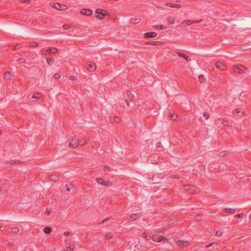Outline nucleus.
<instances>
[{
  "label": "nucleus",
  "mask_w": 251,
  "mask_h": 251,
  "mask_svg": "<svg viewBox=\"0 0 251 251\" xmlns=\"http://www.w3.org/2000/svg\"><path fill=\"white\" fill-rule=\"evenodd\" d=\"M106 11L104 10L98 9L96 10L95 14L96 17L100 19H103L106 15Z\"/></svg>",
  "instance_id": "nucleus-1"
},
{
  "label": "nucleus",
  "mask_w": 251,
  "mask_h": 251,
  "mask_svg": "<svg viewBox=\"0 0 251 251\" xmlns=\"http://www.w3.org/2000/svg\"><path fill=\"white\" fill-rule=\"evenodd\" d=\"M96 181L99 184L103 186H110L112 185L111 182L105 181L101 178H97L96 179Z\"/></svg>",
  "instance_id": "nucleus-2"
},
{
  "label": "nucleus",
  "mask_w": 251,
  "mask_h": 251,
  "mask_svg": "<svg viewBox=\"0 0 251 251\" xmlns=\"http://www.w3.org/2000/svg\"><path fill=\"white\" fill-rule=\"evenodd\" d=\"M176 243L180 247H184L187 246L189 244V242L188 241H183L182 240H177L176 241Z\"/></svg>",
  "instance_id": "nucleus-3"
},
{
  "label": "nucleus",
  "mask_w": 251,
  "mask_h": 251,
  "mask_svg": "<svg viewBox=\"0 0 251 251\" xmlns=\"http://www.w3.org/2000/svg\"><path fill=\"white\" fill-rule=\"evenodd\" d=\"M152 239L154 242H160L161 241H166L167 239L163 236H152Z\"/></svg>",
  "instance_id": "nucleus-4"
},
{
  "label": "nucleus",
  "mask_w": 251,
  "mask_h": 251,
  "mask_svg": "<svg viewBox=\"0 0 251 251\" xmlns=\"http://www.w3.org/2000/svg\"><path fill=\"white\" fill-rule=\"evenodd\" d=\"M52 6L54 8L59 10H63L66 9L67 8V6L66 5L61 4L59 3L53 4Z\"/></svg>",
  "instance_id": "nucleus-5"
},
{
  "label": "nucleus",
  "mask_w": 251,
  "mask_h": 251,
  "mask_svg": "<svg viewBox=\"0 0 251 251\" xmlns=\"http://www.w3.org/2000/svg\"><path fill=\"white\" fill-rule=\"evenodd\" d=\"M185 190L191 194L194 193L196 191V187L193 186H191L190 185L185 186Z\"/></svg>",
  "instance_id": "nucleus-6"
},
{
  "label": "nucleus",
  "mask_w": 251,
  "mask_h": 251,
  "mask_svg": "<svg viewBox=\"0 0 251 251\" xmlns=\"http://www.w3.org/2000/svg\"><path fill=\"white\" fill-rule=\"evenodd\" d=\"M245 68L242 65H238L234 67V70L235 72L241 73L245 72Z\"/></svg>",
  "instance_id": "nucleus-7"
},
{
  "label": "nucleus",
  "mask_w": 251,
  "mask_h": 251,
  "mask_svg": "<svg viewBox=\"0 0 251 251\" xmlns=\"http://www.w3.org/2000/svg\"><path fill=\"white\" fill-rule=\"evenodd\" d=\"M202 21V20H194V21L187 20V21H184L183 23V24L185 25H184V26H187V25H189L190 24H193V23H201Z\"/></svg>",
  "instance_id": "nucleus-8"
},
{
  "label": "nucleus",
  "mask_w": 251,
  "mask_h": 251,
  "mask_svg": "<svg viewBox=\"0 0 251 251\" xmlns=\"http://www.w3.org/2000/svg\"><path fill=\"white\" fill-rule=\"evenodd\" d=\"M81 14L86 15V16H90L92 14L93 12L92 10L89 9H83L80 11Z\"/></svg>",
  "instance_id": "nucleus-9"
},
{
  "label": "nucleus",
  "mask_w": 251,
  "mask_h": 251,
  "mask_svg": "<svg viewBox=\"0 0 251 251\" xmlns=\"http://www.w3.org/2000/svg\"><path fill=\"white\" fill-rule=\"evenodd\" d=\"M97 67L95 63L93 62H90L88 65L87 68V69L90 71H94L96 69Z\"/></svg>",
  "instance_id": "nucleus-10"
},
{
  "label": "nucleus",
  "mask_w": 251,
  "mask_h": 251,
  "mask_svg": "<svg viewBox=\"0 0 251 251\" xmlns=\"http://www.w3.org/2000/svg\"><path fill=\"white\" fill-rule=\"evenodd\" d=\"M41 96V93H35L33 95L32 98L30 99V101L31 102H34L35 101V100L38 99Z\"/></svg>",
  "instance_id": "nucleus-11"
},
{
  "label": "nucleus",
  "mask_w": 251,
  "mask_h": 251,
  "mask_svg": "<svg viewBox=\"0 0 251 251\" xmlns=\"http://www.w3.org/2000/svg\"><path fill=\"white\" fill-rule=\"evenodd\" d=\"M77 140L78 139H72L69 143V146L73 148L77 146L78 145Z\"/></svg>",
  "instance_id": "nucleus-12"
},
{
  "label": "nucleus",
  "mask_w": 251,
  "mask_h": 251,
  "mask_svg": "<svg viewBox=\"0 0 251 251\" xmlns=\"http://www.w3.org/2000/svg\"><path fill=\"white\" fill-rule=\"evenodd\" d=\"M157 34L155 32H149L145 33L144 36L145 38H153L155 37Z\"/></svg>",
  "instance_id": "nucleus-13"
},
{
  "label": "nucleus",
  "mask_w": 251,
  "mask_h": 251,
  "mask_svg": "<svg viewBox=\"0 0 251 251\" xmlns=\"http://www.w3.org/2000/svg\"><path fill=\"white\" fill-rule=\"evenodd\" d=\"M177 54L180 57H183V58H184L186 60L188 61H191V58L190 57L187 56L186 55H185V54L183 53H181V52H178L177 53Z\"/></svg>",
  "instance_id": "nucleus-14"
},
{
  "label": "nucleus",
  "mask_w": 251,
  "mask_h": 251,
  "mask_svg": "<svg viewBox=\"0 0 251 251\" xmlns=\"http://www.w3.org/2000/svg\"><path fill=\"white\" fill-rule=\"evenodd\" d=\"M49 179L50 181L55 182L59 180V177L58 176H56L55 175H52L50 176Z\"/></svg>",
  "instance_id": "nucleus-15"
},
{
  "label": "nucleus",
  "mask_w": 251,
  "mask_h": 251,
  "mask_svg": "<svg viewBox=\"0 0 251 251\" xmlns=\"http://www.w3.org/2000/svg\"><path fill=\"white\" fill-rule=\"evenodd\" d=\"M215 66L217 68L221 70H223L225 69V66L221 62H217L215 64Z\"/></svg>",
  "instance_id": "nucleus-16"
},
{
  "label": "nucleus",
  "mask_w": 251,
  "mask_h": 251,
  "mask_svg": "<svg viewBox=\"0 0 251 251\" xmlns=\"http://www.w3.org/2000/svg\"><path fill=\"white\" fill-rule=\"evenodd\" d=\"M166 5L168 6H170V7H174V8H180L181 7V5H179V4H173V3H170V2H168L166 3Z\"/></svg>",
  "instance_id": "nucleus-17"
},
{
  "label": "nucleus",
  "mask_w": 251,
  "mask_h": 251,
  "mask_svg": "<svg viewBox=\"0 0 251 251\" xmlns=\"http://www.w3.org/2000/svg\"><path fill=\"white\" fill-rule=\"evenodd\" d=\"M88 139L86 138L85 140L78 139L77 140L78 145L82 146L85 144V143L87 142Z\"/></svg>",
  "instance_id": "nucleus-18"
},
{
  "label": "nucleus",
  "mask_w": 251,
  "mask_h": 251,
  "mask_svg": "<svg viewBox=\"0 0 251 251\" xmlns=\"http://www.w3.org/2000/svg\"><path fill=\"white\" fill-rule=\"evenodd\" d=\"M140 22H141L140 19H138V18H133V19H131L130 20L131 23H132L133 24H137L138 23H139Z\"/></svg>",
  "instance_id": "nucleus-19"
},
{
  "label": "nucleus",
  "mask_w": 251,
  "mask_h": 251,
  "mask_svg": "<svg viewBox=\"0 0 251 251\" xmlns=\"http://www.w3.org/2000/svg\"><path fill=\"white\" fill-rule=\"evenodd\" d=\"M57 52V50L55 48H52V49H50L49 50H48L47 51V53H55Z\"/></svg>",
  "instance_id": "nucleus-20"
},
{
  "label": "nucleus",
  "mask_w": 251,
  "mask_h": 251,
  "mask_svg": "<svg viewBox=\"0 0 251 251\" xmlns=\"http://www.w3.org/2000/svg\"><path fill=\"white\" fill-rule=\"evenodd\" d=\"M167 21L170 25H173L175 23V20L172 17H168L167 19Z\"/></svg>",
  "instance_id": "nucleus-21"
},
{
  "label": "nucleus",
  "mask_w": 251,
  "mask_h": 251,
  "mask_svg": "<svg viewBox=\"0 0 251 251\" xmlns=\"http://www.w3.org/2000/svg\"><path fill=\"white\" fill-rule=\"evenodd\" d=\"M138 218H139V216H138V213L132 214L130 216V219L132 221H134V220H136Z\"/></svg>",
  "instance_id": "nucleus-22"
},
{
  "label": "nucleus",
  "mask_w": 251,
  "mask_h": 251,
  "mask_svg": "<svg viewBox=\"0 0 251 251\" xmlns=\"http://www.w3.org/2000/svg\"><path fill=\"white\" fill-rule=\"evenodd\" d=\"M224 211L226 212H228L230 213H233L235 212V209L230 208H225Z\"/></svg>",
  "instance_id": "nucleus-23"
},
{
  "label": "nucleus",
  "mask_w": 251,
  "mask_h": 251,
  "mask_svg": "<svg viewBox=\"0 0 251 251\" xmlns=\"http://www.w3.org/2000/svg\"><path fill=\"white\" fill-rule=\"evenodd\" d=\"M51 230H52L51 228L49 226L46 227L44 229V232L47 234H49V233H51Z\"/></svg>",
  "instance_id": "nucleus-24"
},
{
  "label": "nucleus",
  "mask_w": 251,
  "mask_h": 251,
  "mask_svg": "<svg viewBox=\"0 0 251 251\" xmlns=\"http://www.w3.org/2000/svg\"><path fill=\"white\" fill-rule=\"evenodd\" d=\"M4 77L5 79H9L11 78V74L10 73H5L4 74Z\"/></svg>",
  "instance_id": "nucleus-25"
},
{
  "label": "nucleus",
  "mask_w": 251,
  "mask_h": 251,
  "mask_svg": "<svg viewBox=\"0 0 251 251\" xmlns=\"http://www.w3.org/2000/svg\"><path fill=\"white\" fill-rule=\"evenodd\" d=\"M113 235L111 232L107 233L105 237L107 239H111L113 237Z\"/></svg>",
  "instance_id": "nucleus-26"
},
{
  "label": "nucleus",
  "mask_w": 251,
  "mask_h": 251,
  "mask_svg": "<svg viewBox=\"0 0 251 251\" xmlns=\"http://www.w3.org/2000/svg\"><path fill=\"white\" fill-rule=\"evenodd\" d=\"M25 60L24 58H20L17 60V62L19 64L25 63Z\"/></svg>",
  "instance_id": "nucleus-27"
},
{
  "label": "nucleus",
  "mask_w": 251,
  "mask_h": 251,
  "mask_svg": "<svg viewBox=\"0 0 251 251\" xmlns=\"http://www.w3.org/2000/svg\"><path fill=\"white\" fill-rule=\"evenodd\" d=\"M54 61V59L53 58H49L47 59V62L49 65H51V62Z\"/></svg>",
  "instance_id": "nucleus-28"
},
{
  "label": "nucleus",
  "mask_w": 251,
  "mask_h": 251,
  "mask_svg": "<svg viewBox=\"0 0 251 251\" xmlns=\"http://www.w3.org/2000/svg\"><path fill=\"white\" fill-rule=\"evenodd\" d=\"M199 80L201 83H202L204 79V76L203 75H200L199 76Z\"/></svg>",
  "instance_id": "nucleus-29"
},
{
  "label": "nucleus",
  "mask_w": 251,
  "mask_h": 251,
  "mask_svg": "<svg viewBox=\"0 0 251 251\" xmlns=\"http://www.w3.org/2000/svg\"><path fill=\"white\" fill-rule=\"evenodd\" d=\"M19 231V228L18 227H13L12 229V232L13 233H17Z\"/></svg>",
  "instance_id": "nucleus-30"
},
{
  "label": "nucleus",
  "mask_w": 251,
  "mask_h": 251,
  "mask_svg": "<svg viewBox=\"0 0 251 251\" xmlns=\"http://www.w3.org/2000/svg\"><path fill=\"white\" fill-rule=\"evenodd\" d=\"M170 117L173 120H176L177 118V115L175 114L171 115Z\"/></svg>",
  "instance_id": "nucleus-31"
},
{
  "label": "nucleus",
  "mask_w": 251,
  "mask_h": 251,
  "mask_svg": "<svg viewBox=\"0 0 251 251\" xmlns=\"http://www.w3.org/2000/svg\"><path fill=\"white\" fill-rule=\"evenodd\" d=\"M66 187H67V190L68 191H70L72 189H73V187L72 186V185L71 184H69V185L67 184Z\"/></svg>",
  "instance_id": "nucleus-32"
},
{
  "label": "nucleus",
  "mask_w": 251,
  "mask_h": 251,
  "mask_svg": "<svg viewBox=\"0 0 251 251\" xmlns=\"http://www.w3.org/2000/svg\"><path fill=\"white\" fill-rule=\"evenodd\" d=\"M222 231L221 230H218L217 231L216 233V236H221L222 235Z\"/></svg>",
  "instance_id": "nucleus-33"
},
{
  "label": "nucleus",
  "mask_w": 251,
  "mask_h": 251,
  "mask_svg": "<svg viewBox=\"0 0 251 251\" xmlns=\"http://www.w3.org/2000/svg\"><path fill=\"white\" fill-rule=\"evenodd\" d=\"M71 27V25H69L65 24L63 25V28L65 29H70Z\"/></svg>",
  "instance_id": "nucleus-34"
},
{
  "label": "nucleus",
  "mask_w": 251,
  "mask_h": 251,
  "mask_svg": "<svg viewBox=\"0 0 251 251\" xmlns=\"http://www.w3.org/2000/svg\"><path fill=\"white\" fill-rule=\"evenodd\" d=\"M77 78V76H74V75H71V76H70L69 77V80H75Z\"/></svg>",
  "instance_id": "nucleus-35"
},
{
  "label": "nucleus",
  "mask_w": 251,
  "mask_h": 251,
  "mask_svg": "<svg viewBox=\"0 0 251 251\" xmlns=\"http://www.w3.org/2000/svg\"><path fill=\"white\" fill-rule=\"evenodd\" d=\"M128 97L129 98V99L130 100H133L134 97V96L133 94H131V93H130L128 95Z\"/></svg>",
  "instance_id": "nucleus-36"
},
{
  "label": "nucleus",
  "mask_w": 251,
  "mask_h": 251,
  "mask_svg": "<svg viewBox=\"0 0 251 251\" xmlns=\"http://www.w3.org/2000/svg\"><path fill=\"white\" fill-rule=\"evenodd\" d=\"M243 216V213H241V214H237V215H235L234 217L235 218H241Z\"/></svg>",
  "instance_id": "nucleus-37"
},
{
  "label": "nucleus",
  "mask_w": 251,
  "mask_h": 251,
  "mask_svg": "<svg viewBox=\"0 0 251 251\" xmlns=\"http://www.w3.org/2000/svg\"><path fill=\"white\" fill-rule=\"evenodd\" d=\"M156 28L158 29H163L165 28L164 27V26L163 25H156Z\"/></svg>",
  "instance_id": "nucleus-38"
},
{
  "label": "nucleus",
  "mask_w": 251,
  "mask_h": 251,
  "mask_svg": "<svg viewBox=\"0 0 251 251\" xmlns=\"http://www.w3.org/2000/svg\"><path fill=\"white\" fill-rule=\"evenodd\" d=\"M54 77L55 79H58L60 77V75L58 73H56L54 75Z\"/></svg>",
  "instance_id": "nucleus-39"
},
{
  "label": "nucleus",
  "mask_w": 251,
  "mask_h": 251,
  "mask_svg": "<svg viewBox=\"0 0 251 251\" xmlns=\"http://www.w3.org/2000/svg\"><path fill=\"white\" fill-rule=\"evenodd\" d=\"M110 218H111V217H109V218H107L104 219L103 220V221L101 223H100V224H102L104 223L106 221L109 220Z\"/></svg>",
  "instance_id": "nucleus-40"
},
{
  "label": "nucleus",
  "mask_w": 251,
  "mask_h": 251,
  "mask_svg": "<svg viewBox=\"0 0 251 251\" xmlns=\"http://www.w3.org/2000/svg\"><path fill=\"white\" fill-rule=\"evenodd\" d=\"M38 44L37 43H32L30 44V46L32 47H35L37 46Z\"/></svg>",
  "instance_id": "nucleus-41"
},
{
  "label": "nucleus",
  "mask_w": 251,
  "mask_h": 251,
  "mask_svg": "<svg viewBox=\"0 0 251 251\" xmlns=\"http://www.w3.org/2000/svg\"><path fill=\"white\" fill-rule=\"evenodd\" d=\"M46 212L48 214H50L51 212V209L50 208H47Z\"/></svg>",
  "instance_id": "nucleus-42"
},
{
  "label": "nucleus",
  "mask_w": 251,
  "mask_h": 251,
  "mask_svg": "<svg viewBox=\"0 0 251 251\" xmlns=\"http://www.w3.org/2000/svg\"><path fill=\"white\" fill-rule=\"evenodd\" d=\"M145 233H143V236L145 237L147 240H150L151 238V236H149V237H147V235H145Z\"/></svg>",
  "instance_id": "nucleus-43"
},
{
  "label": "nucleus",
  "mask_w": 251,
  "mask_h": 251,
  "mask_svg": "<svg viewBox=\"0 0 251 251\" xmlns=\"http://www.w3.org/2000/svg\"><path fill=\"white\" fill-rule=\"evenodd\" d=\"M64 234L66 236H69L71 234V233L69 231H65Z\"/></svg>",
  "instance_id": "nucleus-44"
},
{
  "label": "nucleus",
  "mask_w": 251,
  "mask_h": 251,
  "mask_svg": "<svg viewBox=\"0 0 251 251\" xmlns=\"http://www.w3.org/2000/svg\"><path fill=\"white\" fill-rule=\"evenodd\" d=\"M203 116H204V117H205V118H206V119H208V114H207V113H206V112H204V113H203Z\"/></svg>",
  "instance_id": "nucleus-45"
},
{
  "label": "nucleus",
  "mask_w": 251,
  "mask_h": 251,
  "mask_svg": "<svg viewBox=\"0 0 251 251\" xmlns=\"http://www.w3.org/2000/svg\"><path fill=\"white\" fill-rule=\"evenodd\" d=\"M114 120L115 122H119V119L118 117H114Z\"/></svg>",
  "instance_id": "nucleus-46"
},
{
  "label": "nucleus",
  "mask_w": 251,
  "mask_h": 251,
  "mask_svg": "<svg viewBox=\"0 0 251 251\" xmlns=\"http://www.w3.org/2000/svg\"><path fill=\"white\" fill-rule=\"evenodd\" d=\"M22 2H27L29 0H20Z\"/></svg>",
  "instance_id": "nucleus-47"
},
{
  "label": "nucleus",
  "mask_w": 251,
  "mask_h": 251,
  "mask_svg": "<svg viewBox=\"0 0 251 251\" xmlns=\"http://www.w3.org/2000/svg\"><path fill=\"white\" fill-rule=\"evenodd\" d=\"M126 104L128 106H129V103L128 100H126Z\"/></svg>",
  "instance_id": "nucleus-48"
},
{
  "label": "nucleus",
  "mask_w": 251,
  "mask_h": 251,
  "mask_svg": "<svg viewBox=\"0 0 251 251\" xmlns=\"http://www.w3.org/2000/svg\"><path fill=\"white\" fill-rule=\"evenodd\" d=\"M236 112L237 113H239L240 112V110L238 109H237L236 110Z\"/></svg>",
  "instance_id": "nucleus-49"
},
{
  "label": "nucleus",
  "mask_w": 251,
  "mask_h": 251,
  "mask_svg": "<svg viewBox=\"0 0 251 251\" xmlns=\"http://www.w3.org/2000/svg\"><path fill=\"white\" fill-rule=\"evenodd\" d=\"M211 245H212L211 244L208 245V246H206V248H208V247H210L211 246Z\"/></svg>",
  "instance_id": "nucleus-50"
},
{
  "label": "nucleus",
  "mask_w": 251,
  "mask_h": 251,
  "mask_svg": "<svg viewBox=\"0 0 251 251\" xmlns=\"http://www.w3.org/2000/svg\"><path fill=\"white\" fill-rule=\"evenodd\" d=\"M70 249H71V250H74V246H73V247H70Z\"/></svg>",
  "instance_id": "nucleus-51"
},
{
  "label": "nucleus",
  "mask_w": 251,
  "mask_h": 251,
  "mask_svg": "<svg viewBox=\"0 0 251 251\" xmlns=\"http://www.w3.org/2000/svg\"><path fill=\"white\" fill-rule=\"evenodd\" d=\"M11 162H12L11 163V164H13V163H15V161H12Z\"/></svg>",
  "instance_id": "nucleus-52"
},
{
  "label": "nucleus",
  "mask_w": 251,
  "mask_h": 251,
  "mask_svg": "<svg viewBox=\"0 0 251 251\" xmlns=\"http://www.w3.org/2000/svg\"><path fill=\"white\" fill-rule=\"evenodd\" d=\"M249 218H250V219H251V214L250 215V216H249Z\"/></svg>",
  "instance_id": "nucleus-53"
}]
</instances>
